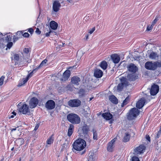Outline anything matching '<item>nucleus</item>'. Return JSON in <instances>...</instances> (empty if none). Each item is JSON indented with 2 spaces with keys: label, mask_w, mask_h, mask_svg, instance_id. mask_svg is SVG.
Returning <instances> with one entry per match:
<instances>
[{
  "label": "nucleus",
  "mask_w": 161,
  "mask_h": 161,
  "mask_svg": "<svg viewBox=\"0 0 161 161\" xmlns=\"http://www.w3.org/2000/svg\"><path fill=\"white\" fill-rule=\"evenodd\" d=\"M70 75V72L69 70H66L63 73L62 80H67Z\"/></svg>",
  "instance_id": "22"
},
{
  "label": "nucleus",
  "mask_w": 161,
  "mask_h": 161,
  "mask_svg": "<svg viewBox=\"0 0 161 161\" xmlns=\"http://www.w3.org/2000/svg\"><path fill=\"white\" fill-rule=\"evenodd\" d=\"M94 76L96 77L99 78L102 76L103 72L100 69H97L94 71Z\"/></svg>",
  "instance_id": "20"
},
{
  "label": "nucleus",
  "mask_w": 161,
  "mask_h": 161,
  "mask_svg": "<svg viewBox=\"0 0 161 161\" xmlns=\"http://www.w3.org/2000/svg\"><path fill=\"white\" fill-rule=\"evenodd\" d=\"M127 68L129 72H131L132 73H135L138 70V68L136 66L132 63H131L128 65L127 67Z\"/></svg>",
  "instance_id": "12"
},
{
  "label": "nucleus",
  "mask_w": 161,
  "mask_h": 161,
  "mask_svg": "<svg viewBox=\"0 0 161 161\" xmlns=\"http://www.w3.org/2000/svg\"><path fill=\"white\" fill-rule=\"evenodd\" d=\"M130 135L128 133H126L123 139V142H126L129 141L130 138Z\"/></svg>",
  "instance_id": "29"
},
{
  "label": "nucleus",
  "mask_w": 161,
  "mask_h": 161,
  "mask_svg": "<svg viewBox=\"0 0 161 161\" xmlns=\"http://www.w3.org/2000/svg\"><path fill=\"white\" fill-rule=\"evenodd\" d=\"M122 78H125V81L128 82V81H134L138 78V76L135 73H128L125 77H123Z\"/></svg>",
  "instance_id": "7"
},
{
  "label": "nucleus",
  "mask_w": 161,
  "mask_h": 161,
  "mask_svg": "<svg viewBox=\"0 0 161 161\" xmlns=\"http://www.w3.org/2000/svg\"><path fill=\"white\" fill-rule=\"evenodd\" d=\"M39 125L37 124L35 127L34 130H36L38 128Z\"/></svg>",
  "instance_id": "55"
},
{
  "label": "nucleus",
  "mask_w": 161,
  "mask_h": 161,
  "mask_svg": "<svg viewBox=\"0 0 161 161\" xmlns=\"http://www.w3.org/2000/svg\"><path fill=\"white\" fill-rule=\"evenodd\" d=\"M55 105V104L54 101L50 100L46 102L45 104V107L48 109L51 110L54 108Z\"/></svg>",
  "instance_id": "11"
},
{
  "label": "nucleus",
  "mask_w": 161,
  "mask_h": 161,
  "mask_svg": "<svg viewBox=\"0 0 161 161\" xmlns=\"http://www.w3.org/2000/svg\"><path fill=\"white\" fill-rule=\"evenodd\" d=\"M28 31L31 34H32L34 32V30L32 28H30L29 29Z\"/></svg>",
  "instance_id": "49"
},
{
  "label": "nucleus",
  "mask_w": 161,
  "mask_h": 161,
  "mask_svg": "<svg viewBox=\"0 0 161 161\" xmlns=\"http://www.w3.org/2000/svg\"><path fill=\"white\" fill-rule=\"evenodd\" d=\"M22 32L20 31H18L16 33V35L19 38H20L22 36Z\"/></svg>",
  "instance_id": "43"
},
{
  "label": "nucleus",
  "mask_w": 161,
  "mask_h": 161,
  "mask_svg": "<svg viewBox=\"0 0 161 161\" xmlns=\"http://www.w3.org/2000/svg\"><path fill=\"white\" fill-rule=\"evenodd\" d=\"M159 86L157 84H154L151 86L150 93L151 95L154 96L157 94L159 92Z\"/></svg>",
  "instance_id": "9"
},
{
  "label": "nucleus",
  "mask_w": 161,
  "mask_h": 161,
  "mask_svg": "<svg viewBox=\"0 0 161 161\" xmlns=\"http://www.w3.org/2000/svg\"><path fill=\"white\" fill-rule=\"evenodd\" d=\"M5 77L4 76H2L0 78V86H2L3 83L4 79Z\"/></svg>",
  "instance_id": "41"
},
{
  "label": "nucleus",
  "mask_w": 161,
  "mask_h": 161,
  "mask_svg": "<svg viewBox=\"0 0 161 161\" xmlns=\"http://www.w3.org/2000/svg\"><path fill=\"white\" fill-rule=\"evenodd\" d=\"M38 103V99L35 97H32L30 100L29 105L31 108H35Z\"/></svg>",
  "instance_id": "15"
},
{
  "label": "nucleus",
  "mask_w": 161,
  "mask_h": 161,
  "mask_svg": "<svg viewBox=\"0 0 161 161\" xmlns=\"http://www.w3.org/2000/svg\"><path fill=\"white\" fill-rule=\"evenodd\" d=\"M53 141L54 138L53 137V135H52L48 139H47V144L50 145L53 143Z\"/></svg>",
  "instance_id": "31"
},
{
  "label": "nucleus",
  "mask_w": 161,
  "mask_h": 161,
  "mask_svg": "<svg viewBox=\"0 0 161 161\" xmlns=\"http://www.w3.org/2000/svg\"><path fill=\"white\" fill-rule=\"evenodd\" d=\"M52 33H55V32H53V31L50 30L48 32H47L45 34V35L46 36L48 37L50 35V34Z\"/></svg>",
  "instance_id": "44"
},
{
  "label": "nucleus",
  "mask_w": 161,
  "mask_h": 161,
  "mask_svg": "<svg viewBox=\"0 0 161 161\" xmlns=\"http://www.w3.org/2000/svg\"><path fill=\"white\" fill-rule=\"evenodd\" d=\"M161 135V131L159 130L158 132L157 133L156 135L155 136V139H158L160 136Z\"/></svg>",
  "instance_id": "40"
},
{
  "label": "nucleus",
  "mask_w": 161,
  "mask_h": 161,
  "mask_svg": "<svg viewBox=\"0 0 161 161\" xmlns=\"http://www.w3.org/2000/svg\"><path fill=\"white\" fill-rule=\"evenodd\" d=\"M158 20V19H157L156 18L153 20V22H152V26H154V25L157 22Z\"/></svg>",
  "instance_id": "51"
},
{
  "label": "nucleus",
  "mask_w": 161,
  "mask_h": 161,
  "mask_svg": "<svg viewBox=\"0 0 161 161\" xmlns=\"http://www.w3.org/2000/svg\"><path fill=\"white\" fill-rule=\"evenodd\" d=\"M14 153L13 152H12V153H11V155H10V157H12L13 156V155H14Z\"/></svg>",
  "instance_id": "60"
},
{
  "label": "nucleus",
  "mask_w": 161,
  "mask_h": 161,
  "mask_svg": "<svg viewBox=\"0 0 161 161\" xmlns=\"http://www.w3.org/2000/svg\"><path fill=\"white\" fill-rule=\"evenodd\" d=\"M107 62L105 61H103L100 64V67L103 69H106L107 67Z\"/></svg>",
  "instance_id": "28"
},
{
  "label": "nucleus",
  "mask_w": 161,
  "mask_h": 161,
  "mask_svg": "<svg viewBox=\"0 0 161 161\" xmlns=\"http://www.w3.org/2000/svg\"><path fill=\"white\" fill-rule=\"evenodd\" d=\"M69 3H71L73 2V0H66Z\"/></svg>",
  "instance_id": "59"
},
{
  "label": "nucleus",
  "mask_w": 161,
  "mask_h": 161,
  "mask_svg": "<svg viewBox=\"0 0 161 161\" xmlns=\"http://www.w3.org/2000/svg\"><path fill=\"white\" fill-rule=\"evenodd\" d=\"M29 52V49L28 48H25L23 49V52L26 54L28 53Z\"/></svg>",
  "instance_id": "45"
},
{
  "label": "nucleus",
  "mask_w": 161,
  "mask_h": 161,
  "mask_svg": "<svg viewBox=\"0 0 161 161\" xmlns=\"http://www.w3.org/2000/svg\"><path fill=\"white\" fill-rule=\"evenodd\" d=\"M19 111L23 114L31 115V112L28 106L26 104H24L19 108Z\"/></svg>",
  "instance_id": "5"
},
{
  "label": "nucleus",
  "mask_w": 161,
  "mask_h": 161,
  "mask_svg": "<svg viewBox=\"0 0 161 161\" xmlns=\"http://www.w3.org/2000/svg\"><path fill=\"white\" fill-rule=\"evenodd\" d=\"M80 81V79L79 77L77 76H74L72 77L71 79V81L73 84L76 85H78Z\"/></svg>",
  "instance_id": "21"
},
{
  "label": "nucleus",
  "mask_w": 161,
  "mask_h": 161,
  "mask_svg": "<svg viewBox=\"0 0 161 161\" xmlns=\"http://www.w3.org/2000/svg\"><path fill=\"white\" fill-rule=\"evenodd\" d=\"M86 39H87L88 37V35H86Z\"/></svg>",
  "instance_id": "61"
},
{
  "label": "nucleus",
  "mask_w": 161,
  "mask_h": 161,
  "mask_svg": "<svg viewBox=\"0 0 161 161\" xmlns=\"http://www.w3.org/2000/svg\"><path fill=\"white\" fill-rule=\"evenodd\" d=\"M146 149V147L143 145H141L134 149V154L135 155L143 153Z\"/></svg>",
  "instance_id": "8"
},
{
  "label": "nucleus",
  "mask_w": 161,
  "mask_h": 161,
  "mask_svg": "<svg viewBox=\"0 0 161 161\" xmlns=\"http://www.w3.org/2000/svg\"><path fill=\"white\" fill-rule=\"evenodd\" d=\"M159 130L160 131H161V126L160 127V130Z\"/></svg>",
  "instance_id": "64"
},
{
  "label": "nucleus",
  "mask_w": 161,
  "mask_h": 161,
  "mask_svg": "<svg viewBox=\"0 0 161 161\" xmlns=\"http://www.w3.org/2000/svg\"><path fill=\"white\" fill-rule=\"evenodd\" d=\"M19 38L18 36H14L13 37L14 42H15L16 41H17L18 39Z\"/></svg>",
  "instance_id": "52"
},
{
  "label": "nucleus",
  "mask_w": 161,
  "mask_h": 161,
  "mask_svg": "<svg viewBox=\"0 0 161 161\" xmlns=\"http://www.w3.org/2000/svg\"><path fill=\"white\" fill-rule=\"evenodd\" d=\"M131 161H140V160L138 157L133 156L131 158Z\"/></svg>",
  "instance_id": "42"
},
{
  "label": "nucleus",
  "mask_w": 161,
  "mask_h": 161,
  "mask_svg": "<svg viewBox=\"0 0 161 161\" xmlns=\"http://www.w3.org/2000/svg\"><path fill=\"white\" fill-rule=\"evenodd\" d=\"M21 161V158H19V160L18 161Z\"/></svg>",
  "instance_id": "63"
},
{
  "label": "nucleus",
  "mask_w": 161,
  "mask_h": 161,
  "mask_svg": "<svg viewBox=\"0 0 161 161\" xmlns=\"http://www.w3.org/2000/svg\"><path fill=\"white\" fill-rule=\"evenodd\" d=\"M111 58L113 62L115 64L118 63L120 60L119 56L117 54H114L111 55Z\"/></svg>",
  "instance_id": "18"
},
{
  "label": "nucleus",
  "mask_w": 161,
  "mask_h": 161,
  "mask_svg": "<svg viewBox=\"0 0 161 161\" xmlns=\"http://www.w3.org/2000/svg\"><path fill=\"white\" fill-rule=\"evenodd\" d=\"M73 148L76 151H80L83 150L86 146V141L83 139H78L73 143Z\"/></svg>",
  "instance_id": "1"
},
{
  "label": "nucleus",
  "mask_w": 161,
  "mask_h": 161,
  "mask_svg": "<svg viewBox=\"0 0 161 161\" xmlns=\"http://www.w3.org/2000/svg\"><path fill=\"white\" fill-rule=\"evenodd\" d=\"M85 90L82 89H80L79 92V94L80 97H83L85 96Z\"/></svg>",
  "instance_id": "32"
},
{
  "label": "nucleus",
  "mask_w": 161,
  "mask_h": 161,
  "mask_svg": "<svg viewBox=\"0 0 161 161\" xmlns=\"http://www.w3.org/2000/svg\"><path fill=\"white\" fill-rule=\"evenodd\" d=\"M38 69V68H36L27 75V77L25 79H23V84L25 83L27 81L29 78L32 76L34 73L36 72Z\"/></svg>",
  "instance_id": "19"
},
{
  "label": "nucleus",
  "mask_w": 161,
  "mask_h": 161,
  "mask_svg": "<svg viewBox=\"0 0 161 161\" xmlns=\"http://www.w3.org/2000/svg\"><path fill=\"white\" fill-rule=\"evenodd\" d=\"M23 80L22 81H21V82H20L18 84V86H21L25 84H23Z\"/></svg>",
  "instance_id": "54"
},
{
  "label": "nucleus",
  "mask_w": 161,
  "mask_h": 161,
  "mask_svg": "<svg viewBox=\"0 0 161 161\" xmlns=\"http://www.w3.org/2000/svg\"><path fill=\"white\" fill-rule=\"evenodd\" d=\"M65 44L64 43H62V45H61V44H60L59 46V47H60V48H61L64 46V45Z\"/></svg>",
  "instance_id": "56"
},
{
  "label": "nucleus",
  "mask_w": 161,
  "mask_h": 161,
  "mask_svg": "<svg viewBox=\"0 0 161 161\" xmlns=\"http://www.w3.org/2000/svg\"><path fill=\"white\" fill-rule=\"evenodd\" d=\"M154 64L155 65V69H156L158 67H161V62H154Z\"/></svg>",
  "instance_id": "35"
},
{
  "label": "nucleus",
  "mask_w": 161,
  "mask_h": 161,
  "mask_svg": "<svg viewBox=\"0 0 161 161\" xmlns=\"http://www.w3.org/2000/svg\"><path fill=\"white\" fill-rule=\"evenodd\" d=\"M146 138L147 140L149 142L150 141V138L149 135H146Z\"/></svg>",
  "instance_id": "53"
},
{
  "label": "nucleus",
  "mask_w": 161,
  "mask_h": 161,
  "mask_svg": "<svg viewBox=\"0 0 161 161\" xmlns=\"http://www.w3.org/2000/svg\"><path fill=\"white\" fill-rule=\"evenodd\" d=\"M12 36L11 35H7L5 37V40L7 42H9L11 40Z\"/></svg>",
  "instance_id": "34"
},
{
  "label": "nucleus",
  "mask_w": 161,
  "mask_h": 161,
  "mask_svg": "<svg viewBox=\"0 0 161 161\" xmlns=\"http://www.w3.org/2000/svg\"><path fill=\"white\" fill-rule=\"evenodd\" d=\"M30 35L27 32H25L24 34H22V36L25 37H28Z\"/></svg>",
  "instance_id": "47"
},
{
  "label": "nucleus",
  "mask_w": 161,
  "mask_h": 161,
  "mask_svg": "<svg viewBox=\"0 0 161 161\" xmlns=\"http://www.w3.org/2000/svg\"><path fill=\"white\" fill-rule=\"evenodd\" d=\"M60 3L58 1H54L53 4V9L55 12H58L61 7Z\"/></svg>",
  "instance_id": "16"
},
{
  "label": "nucleus",
  "mask_w": 161,
  "mask_h": 161,
  "mask_svg": "<svg viewBox=\"0 0 161 161\" xmlns=\"http://www.w3.org/2000/svg\"><path fill=\"white\" fill-rule=\"evenodd\" d=\"M19 54H15L13 56V59L14 61H18L19 60Z\"/></svg>",
  "instance_id": "37"
},
{
  "label": "nucleus",
  "mask_w": 161,
  "mask_h": 161,
  "mask_svg": "<svg viewBox=\"0 0 161 161\" xmlns=\"http://www.w3.org/2000/svg\"><path fill=\"white\" fill-rule=\"evenodd\" d=\"M130 97L129 96H128L126 97L125 99L123 101V102L121 104V106L122 107H124V105L127 104L130 101Z\"/></svg>",
  "instance_id": "30"
},
{
  "label": "nucleus",
  "mask_w": 161,
  "mask_h": 161,
  "mask_svg": "<svg viewBox=\"0 0 161 161\" xmlns=\"http://www.w3.org/2000/svg\"><path fill=\"white\" fill-rule=\"evenodd\" d=\"M66 87L68 90H71V89H70V88L71 87V86L70 85H68Z\"/></svg>",
  "instance_id": "57"
},
{
  "label": "nucleus",
  "mask_w": 161,
  "mask_h": 161,
  "mask_svg": "<svg viewBox=\"0 0 161 161\" xmlns=\"http://www.w3.org/2000/svg\"><path fill=\"white\" fill-rule=\"evenodd\" d=\"M68 120L73 124H78L80 122V117L77 114H70L67 116Z\"/></svg>",
  "instance_id": "2"
},
{
  "label": "nucleus",
  "mask_w": 161,
  "mask_h": 161,
  "mask_svg": "<svg viewBox=\"0 0 161 161\" xmlns=\"http://www.w3.org/2000/svg\"><path fill=\"white\" fill-rule=\"evenodd\" d=\"M140 113V111L137 108H131L128 114L127 118L129 120L135 119Z\"/></svg>",
  "instance_id": "3"
},
{
  "label": "nucleus",
  "mask_w": 161,
  "mask_h": 161,
  "mask_svg": "<svg viewBox=\"0 0 161 161\" xmlns=\"http://www.w3.org/2000/svg\"><path fill=\"white\" fill-rule=\"evenodd\" d=\"M79 130L80 131V133L83 135L84 137V138L88 139V141H90V140L89 139V135L88 134V132L89 131V127L86 124L84 125L81 127L80 128Z\"/></svg>",
  "instance_id": "4"
},
{
  "label": "nucleus",
  "mask_w": 161,
  "mask_h": 161,
  "mask_svg": "<svg viewBox=\"0 0 161 161\" xmlns=\"http://www.w3.org/2000/svg\"><path fill=\"white\" fill-rule=\"evenodd\" d=\"M47 61V59H45L41 63L40 65L37 67V68H38V69H39L41 67L43 66L44 64H45Z\"/></svg>",
  "instance_id": "36"
},
{
  "label": "nucleus",
  "mask_w": 161,
  "mask_h": 161,
  "mask_svg": "<svg viewBox=\"0 0 161 161\" xmlns=\"http://www.w3.org/2000/svg\"><path fill=\"white\" fill-rule=\"evenodd\" d=\"M125 78H121L120 80L121 83H119L117 86V89L119 91H121L122 90L124 85L126 86L128 85V82L125 81Z\"/></svg>",
  "instance_id": "14"
},
{
  "label": "nucleus",
  "mask_w": 161,
  "mask_h": 161,
  "mask_svg": "<svg viewBox=\"0 0 161 161\" xmlns=\"http://www.w3.org/2000/svg\"><path fill=\"white\" fill-rule=\"evenodd\" d=\"M155 65L154 62L148 61L145 64V67L147 69L154 70H155Z\"/></svg>",
  "instance_id": "13"
},
{
  "label": "nucleus",
  "mask_w": 161,
  "mask_h": 161,
  "mask_svg": "<svg viewBox=\"0 0 161 161\" xmlns=\"http://www.w3.org/2000/svg\"><path fill=\"white\" fill-rule=\"evenodd\" d=\"M74 128V126L72 124H70L68 130V136H70L72 135Z\"/></svg>",
  "instance_id": "27"
},
{
  "label": "nucleus",
  "mask_w": 161,
  "mask_h": 161,
  "mask_svg": "<svg viewBox=\"0 0 161 161\" xmlns=\"http://www.w3.org/2000/svg\"><path fill=\"white\" fill-rule=\"evenodd\" d=\"M16 113L14 111H13L9 115L8 117L9 119L14 118L15 115H16Z\"/></svg>",
  "instance_id": "38"
},
{
  "label": "nucleus",
  "mask_w": 161,
  "mask_h": 161,
  "mask_svg": "<svg viewBox=\"0 0 161 161\" xmlns=\"http://www.w3.org/2000/svg\"><path fill=\"white\" fill-rule=\"evenodd\" d=\"M145 99L144 98L142 97L136 103V107L140 109L144 105L145 103Z\"/></svg>",
  "instance_id": "17"
},
{
  "label": "nucleus",
  "mask_w": 161,
  "mask_h": 161,
  "mask_svg": "<svg viewBox=\"0 0 161 161\" xmlns=\"http://www.w3.org/2000/svg\"><path fill=\"white\" fill-rule=\"evenodd\" d=\"M95 27H94L89 31L88 33L90 34H91L93 33V32L95 31Z\"/></svg>",
  "instance_id": "46"
},
{
  "label": "nucleus",
  "mask_w": 161,
  "mask_h": 161,
  "mask_svg": "<svg viewBox=\"0 0 161 161\" xmlns=\"http://www.w3.org/2000/svg\"><path fill=\"white\" fill-rule=\"evenodd\" d=\"M35 32L38 35L40 34L41 33V31H40L39 29L38 28L36 29Z\"/></svg>",
  "instance_id": "50"
},
{
  "label": "nucleus",
  "mask_w": 161,
  "mask_h": 161,
  "mask_svg": "<svg viewBox=\"0 0 161 161\" xmlns=\"http://www.w3.org/2000/svg\"><path fill=\"white\" fill-rule=\"evenodd\" d=\"M93 133V138L94 140H97V133L96 130L94 129H93L92 131Z\"/></svg>",
  "instance_id": "33"
},
{
  "label": "nucleus",
  "mask_w": 161,
  "mask_h": 161,
  "mask_svg": "<svg viewBox=\"0 0 161 161\" xmlns=\"http://www.w3.org/2000/svg\"><path fill=\"white\" fill-rule=\"evenodd\" d=\"M8 43L6 45V47L7 48L10 49L13 46V43L12 42H7Z\"/></svg>",
  "instance_id": "39"
},
{
  "label": "nucleus",
  "mask_w": 161,
  "mask_h": 161,
  "mask_svg": "<svg viewBox=\"0 0 161 161\" xmlns=\"http://www.w3.org/2000/svg\"><path fill=\"white\" fill-rule=\"evenodd\" d=\"M117 139V138L115 137L108 142L107 147L108 151L109 152H112L113 151L114 147V145Z\"/></svg>",
  "instance_id": "10"
},
{
  "label": "nucleus",
  "mask_w": 161,
  "mask_h": 161,
  "mask_svg": "<svg viewBox=\"0 0 161 161\" xmlns=\"http://www.w3.org/2000/svg\"><path fill=\"white\" fill-rule=\"evenodd\" d=\"M109 99L110 101L114 104H117L118 103V99L114 95H111L109 96Z\"/></svg>",
  "instance_id": "26"
},
{
  "label": "nucleus",
  "mask_w": 161,
  "mask_h": 161,
  "mask_svg": "<svg viewBox=\"0 0 161 161\" xmlns=\"http://www.w3.org/2000/svg\"><path fill=\"white\" fill-rule=\"evenodd\" d=\"M149 57L151 59L157 60L158 58V55L157 53L152 52L149 54Z\"/></svg>",
  "instance_id": "24"
},
{
  "label": "nucleus",
  "mask_w": 161,
  "mask_h": 161,
  "mask_svg": "<svg viewBox=\"0 0 161 161\" xmlns=\"http://www.w3.org/2000/svg\"><path fill=\"white\" fill-rule=\"evenodd\" d=\"M153 26H152V25L151 26H148L147 27V30L148 31H149L152 30Z\"/></svg>",
  "instance_id": "48"
},
{
  "label": "nucleus",
  "mask_w": 161,
  "mask_h": 161,
  "mask_svg": "<svg viewBox=\"0 0 161 161\" xmlns=\"http://www.w3.org/2000/svg\"><path fill=\"white\" fill-rule=\"evenodd\" d=\"M102 116L107 120H110L113 118L112 115L111 113L108 112L103 114Z\"/></svg>",
  "instance_id": "23"
},
{
  "label": "nucleus",
  "mask_w": 161,
  "mask_h": 161,
  "mask_svg": "<svg viewBox=\"0 0 161 161\" xmlns=\"http://www.w3.org/2000/svg\"><path fill=\"white\" fill-rule=\"evenodd\" d=\"M81 101L78 99H71L68 102L69 106L71 107H77L80 105Z\"/></svg>",
  "instance_id": "6"
},
{
  "label": "nucleus",
  "mask_w": 161,
  "mask_h": 161,
  "mask_svg": "<svg viewBox=\"0 0 161 161\" xmlns=\"http://www.w3.org/2000/svg\"><path fill=\"white\" fill-rule=\"evenodd\" d=\"M93 98V97H91L90 98V100L89 101H90L91 100L92 98Z\"/></svg>",
  "instance_id": "62"
},
{
  "label": "nucleus",
  "mask_w": 161,
  "mask_h": 161,
  "mask_svg": "<svg viewBox=\"0 0 161 161\" xmlns=\"http://www.w3.org/2000/svg\"><path fill=\"white\" fill-rule=\"evenodd\" d=\"M10 130H11V131L12 132V131L16 130V128H11Z\"/></svg>",
  "instance_id": "58"
},
{
  "label": "nucleus",
  "mask_w": 161,
  "mask_h": 161,
  "mask_svg": "<svg viewBox=\"0 0 161 161\" xmlns=\"http://www.w3.org/2000/svg\"><path fill=\"white\" fill-rule=\"evenodd\" d=\"M50 26L51 29L55 30L57 28L58 25L55 21H52L50 23Z\"/></svg>",
  "instance_id": "25"
}]
</instances>
